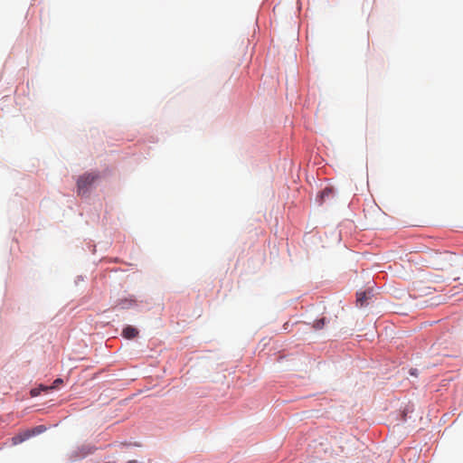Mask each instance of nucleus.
<instances>
[{
  "instance_id": "f257e3e1",
  "label": "nucleus",
  "mask_w": 463,
  "mask_h": 463,
  "mask_svg": "<svg viewBox=\"0 0 463 463\" xmlns=\"http://www.w3.org/2000/svg\"><path fill=\"white\" fill-rule=\"evenodd\" d=\"M94 174L87 173L79 177L77 181L78 191L80 194H84L90 185L97 179Z\"/></svg>"
},
{
  "instance_id": "f03ea898",
  "label": "nucleus",
  "mask_w": 463,
  "mask_h": 463,
  "mask_svg": "<svg viewBox=\"0 0 463 463\" xmlns=\"http://www.w3.org/2000/svg\"><path fill=\"white\" fill-rule=\"evenodd\" d=\"M122 335L127 339H133L138 335V330L131 326H127L123 329Z\"/></svg>"
},
{
  "instance_id": "7ed1b4c3",
  "label": "nucleus",
  "mask_w": 463,
  "mask_h": 463,
  "mask_svg": "<svg viewBox=\"0 0 463 463\" xmlns=\"http://www.w3.org/2000/svg\"><path fill=\"white\" fill-rule=\"evenodd\" d=\"M135 299L133 298H129V299H120L118 303V305L119 307H121L122 308H128L133 305H135Z\"/></svg>"
},
{
  "instance_id": "20e7f679",
  "label": "nucleus",
  "mask_w": 463,
  "mask_h": 463,
  "mask_svg": "<svg viewBox=\"0 0 463 463\" xmlns=\"http://www.w3.org/2000/svg\"><path fill=\"white\" fill-rule=\"evenodd\" d=\"M366 300H367L366 292H358L357 293V302H359L361 306H364Z\"/></svg>"
},
{
  "instance_id": "39448f33",
  "label": "nucleus",
  "mask_w": 463,
  "mask_h": 463,
  "mask_svg": "<svg viewBox=\"0 0 463 463\" xmlns=\"http://www.w3.org/2000/svg\"><path fill=\"white\" fill-rule=\"evenodd\" d=\"M325 323H326V319L323 317V318H320L317 321H315L314 323V328L318 330V329H322L325 326Z\"/></svg>"
},
{
  "instance_id": "423d86ee",
  "label": "nucleus",
  "mask_w": 463,
  "mask_h": 463,
  "mask_svg": "<svg viewBox=\"0 0 463 463\" xmlns=\"http://www.w3.org/2000/svg\"><path fill=\"white\" fill-rule=\"evenodd\" d=\"M61 383H62V380H61V379H57V380H55V381H54V383H53V384H54V385H53V386H52V387H51V389L55 388V387L57 386V384Z\"/></svg>"
},
{
  "instance_id": "0eeeda50",
  "label": "nucleus",
  "mask_w": 463,
  "mask_h": 463,
  "mask_svg": "<svg viewBox=\"0 0 463 463\" xmlns=\"http://www.w3.org/2000/svg\"><path fill=\"white\" fill-rule=\"evenodd\" d=\"M329 192H330L329 190L325 189V190L322 192V196L328 195Z\"/></svg>"
},
{
  "instance_id": "6e6552de",
  "label": "nucleus",
  "mask_w": 463,
  "mask_h": 463,
  "mask_svg": "<svg viewBox=\"0 0 463 463\" xmlns=\"http://www.w3.org/2000/svg\"><path fill=\"white\" fill-rule=\"evenodd\" d=\"M31 393H32V396H35V395H37V394H38V392H36V390H35V389L32 390V391H31Z\"/></svg>"
},
{
  "instance_id": "1a4fd4ad",
  "label": "nucleus",
  "mask_w": 463,
  "mask_h": 463,
  "mask_svg": "<svg viewBox=\"0 0 463 463\" xmlns=\"http://www.w3.org/2000/svg\"><path fill=\"white\" fill-rule=\"evenodd\" d=\"M136 462H137L136 459H128V460H127L126 463H136Z\"/></svg>"
},
{
  "instance_id": "9d476101",
  "label": "nucleus",
  "mask_w": 463,
  "mask_h": 463,
  "mask_svg": "<svg viewBox=\"0 0 463 463\" xmlns=\"http://www.w3.org/2000/svg\"><path fill=\"white\" fill-rule=\"evenodd\" d=\"M128 444H120L119 447L120 448H124V447H128Z\"/></svg>"
},
{
  "instance_id": "9b49d317",
  "label": "nucleus",
  "mask_w": 463,
  "mask_h": 463,
  "mask_svg": "<svg viewBox=\"0 0 463 463\" xmlns=\"http://www.w3.org/2000/svg\"><path fill=\"white\" fill-rule=\"evenodd\" d=\"M412 375L416 374V372L411 371V373Z\"/></svg>"
}]
</instances>
